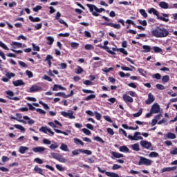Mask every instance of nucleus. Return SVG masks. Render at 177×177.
<instances>
[{
	"label": "nucleus",
	"mask_w": 177,
	"mask_h": 177,
	"mask_svg": "<svg viewBox=\"0 0 177 177\" xmlns=\"http://www.w3.org/2000/svg\"><path fill=\"white\" fill-rule=\"evenodd\" d=\"M6 95H8L7 97L10 100H15V101L20 100V98L19 97H13L15 96V93H13V91H6Z\"/></svg>",
	"instance_id": "nucleus-8"
},
{
	"label": "nucleus",
	"mask_w": 177,
	"mask_h": 177,
	"mask_svg": "<svg viewBox=\"0 0 177 177\" xmlns=\"http://www.w3.org/2000/svg\"><path fill=\"white\" fill-rule=\"evenodd\" d=\"M6 77H7V78L10 80V78H12V77H16V74H15L13 73L6 72Z\"/></svg>",
	"instance_id": "nucleus-40"
},
{
	"label": "nucleus",
	"mask_w": 177,
	"mask_h": 177,
	"mask_svg": "<svg viewBox=\"0 0 177 177\" xmlns=\"http://www.w3.org/2000/svg\"><path fill=\"white\" fill-rule=\"evenodd\" d=\"M43 80H45L46 81H48V82H52L53 81V79H52L50 77L46 75H44Z\"/></svg>",
	"instance_id": "nucleus-47"
},
{
	"label": "nucleus",
	"mask_w": 177,
	"mask_h": 177,
	"mask_svg": "<svg viewBox=\"0 0 177 177\" xmlns=\"http://www.w3.org/2000/svg\"><path fill=\"white\" fill-rule=\"evenodd\" d=\"M126 24H131L133 27H136V24H135V22L131 19H127L126 21Z\"/></svg>",
	"instance_id": "nucleus-53"
},
{
	"label": "nucleus",
	"mask_w": 177,
	"mask_h": 177,
	"mask_svg": "<svg viewBox=\"0 0 177 177\" xmlns=\"http://www.w3.org/2000/svg\"><path fill=\"white\" fill-rule=\"evenodd\" d=\"M57 147H59V145L57 143L51 144L50 146L51 150H55V149H57Z\"/></svg>",
	"instance_id": "nucleus-60"
},
{
	"label": "nucleus",
	"mask_w": 177,
	"mask_h": 177,
	"mask_svg": "<svg viewBox=\"0 0 177 177\" xmlns=\"http://www.w3.org/2000/svg\"><path fill=\"white\" fill-rule=\"evenodd\" d=\"M151 111L153 114H157V113H160V105H158V104H154L151 106Z\"/></svg>",
	"instance_id": "nucleus-14"
},
{
	"label": "nucleus",
	"mask_w": 177,
	"mask_h": 177,
	"mask_svg": "<svg viewBox=\"0 0 177 177\" xmlns=\"http://www.w3.org/2000/svg\"><path fill=\"white\" fill-rule=\"evenodd\" d=\"M151 162H153V161H151V160L150 159H147L145 157H140V160L138 162V165H147V166H150L151 165Z\"/></svg>",
	"instance_id": "nucleus-5"
},
{
	"label": "nucleus",
	"mask_w": 177,
	"mask_h": 177,
	"mask_svg": "<svg viewBox=\"0 0 177 177\" xmlns=\"http://www.w3.org/2000/svg\"><path fill=\"white\" fill-rule=\"evenodd\" d=\"M73 140H74V143H75L77 146H80H80H83L84 147V143L80 139H79L77 138H75L73 139Z\"/></svg>",
	"instance_id": "nucleus-22"
},
{
	"label": "nucleus",
	"mask_w": 177,
	"mask_h": 177,
	"mask_svg": "<svg viewBox=\"0 0 177 177\" xmlns=\"http://www.w3.org/2000/svg\"><path fill=\"white\" fill-rule=\"evenodd\" d=\"M156 86L157 89H159V91H164L165 89V86L162 84H157Z\"/></svg>",
	"instance_id": "nucleus-46"
},
{
	"label": "nucleus",
	"mask_w": 177,
	"mask_h": 177,
	"mask_svg": "<svg viewBox=\"0 0 177 177\" xmlns=\"http://www.w3.org/2000/svg\"><path fill=\"white\" fill-rule=\"evenodd\" d=\"M142 49H144V50H142V52H144V53H149V52L151 51V47H150V46H147V45L142 46Z\"/></svg>",
	"instance_id": "nucleus-24"
},
{
	"label": "nucleus",
	"mask_w": 177,
	"mask_h": 177,
	"mask_svg": "<svg viewBox=\"0 0 177 177\" xmlns=\"http://www.w3.org/2000/svg\"><path fill=\"white\" fill-rule=\"evenodd\" d=\"M18 63L19 66H21V67H24V68H27L28 67V65H27V64H26L22 61H19Z\"/></svg>",
	"instance_id": "nucleus-48"
},
{
	"label": "nucleus",
	"mask_w": 177,
	"mask_h": 177,
	"mask_svg": "<svg viewBox=\"0 0 177 177\" xmlns=\"http://www.w3.org/2000/svg\"><path fill=\"white\" fill-rule=\"evenodd\" d=\"M12 84L15 86H21V85H24V82H23V80H18L13 81Z\"/></svg>",
	"instance_id": "nucleus-21"
},
{
	"label": "nucleus",
	"mask_w": 177,
	"mask_h": 177,
	"mask_svg": "<svg viewBox=\"0 0 177 177\" xmlns=\"http://www.w3.org/2000/svg\"><path fill=\"white\" fill-rule=\"evenodd\" d=\"M40 91H42V87L35 84L30 88L29 92L30 93H34V92H40Z\"/></svg>",
	"instance_id": "nucleus-10"
},
{
	"label": "nucleus",
	"mask_w": 177,
	"mask_h": 177,
	"mask_svg": "<svg viewBox=\"0 0 177 177\" xmlns=\"http://www.w3.org/2000/svg\"><path fill=\"white\" fill-rule=\"evenodd\" d=\"M151 32L153 37H156V38H165L169 35L168 30L161 26H156Z\"/></svg>",
	"instance_id": "nucleus-1"
},
{
	"label": "nucleus",
	"mask_w": 177,
	"mask_h": 177,
	"mask_svg": "<svg viewBox=\"0 0 177 177\" xmlns=\"http://www.w3.org/2000/svg\"><path fill=\"white\" fill-rule=\"evenodd\" d=\"M160 8H162V9H172V7H169V5L168 3L165 1H160L159 3Z\"/></svg>",
	"instance_id": "nucleus-15"
},
{
	"label": "nucleus",
	"mask_w": 177,
	"mask_h": 177,
	"mask_svg": "<svg viewBox=\"0 0 177 177\" xmlns=\"http://www.w3.org/2000/svg\"><path fill=\"white\" fill-rule=\"evenodd\" d=\"M82 132H84V133H85V135H87L88 136L92 134L91 131H89L88 129H86V128L82 129Z\"/></svg>",
	"instance_id": "nucleus-45"
},
{
	"label": "nucleus",
	"mask_w": 177,
	"mask_h": 177,
	"mask_svg": "<svg viewBox=\"0 0 177 177\" xmlns=\"http://www.w3.org/2000/svg\"><path fill=\"white\" fill-rule=\"evenodd\" d=\"M26 75H28V78H32V77H34V75L32 74V72L27 70L26 71Z\"/></svg>",
	"instance_id": "nucleus-58"
},
{
	"label": "nucleus",
	"mask_w": 177,
	"mask_h": 177,
	"mask_svg": "<svg viewBox=\"0 0 177 177\" xmlns=\"http://www.w3.org/2000/svg\"><path fill=\"white\" fill-rule=\"evenodd\" d=\"M162 81L165 84L168 82L169 81V76L168 75H166L162 77Z\"/></svg>",
	"instance_id": "nucleus-42"
},
{
	"label": "nucleus",
	"mask_w": 177,
	"mask_h": 177,
	"mask_svg": "<svg viewBox=\"0 0 177 177\" xmlns=\"http://www.w3.org/2000/svg\"><path fill=\"white\" fill-rule=\"evenodd\" d=\"M152 77L155 78L156 80H161V75L160 73H156Z\"/></svg>",
	"instance_id": "nucleus-62"
},
{
	"label": "nucleus",
	"mask_w": 177,
	"mask_h": 177,
	"mask_svg": "<svg viewBox=\"0 0 177 177\" xmlns=\"http://www.w3.org/2000/svg\"><path fill=\"white\" fill-rule=\"evenodd\" d=\"M58 37H64L66 38L70 37V33L66 32V33H59Z\"/></svg>",
	"instance_id": "nucleus-57"
},
{
	"label": "nucleus",
	"mask_w": 177,
	"mask_h": 177,
	"mask_svg": "<svg viewBox=\"0 0 177 177\" xmlns=\"http://www.w3.org/2000/svg\"><path fill=\"white\" fill-rule=\"evenodd\" d=\"M46 149L44 147H36L32 148V151L34 153H42V151H45Z\"/></svg>",
	"instance_id": "nucleus-16"
},
{
	"label": "nucleus",
	"mask_w": 177,
	"mask_h": 177,
	"mask_svg": "<svg viewBox=\"0 0 177 177\" xmlns=\"http://www.w3.org/2000/svg\"><path fill=\"white\" fill-rule=\"evenodd\" d=\"M105 174L106 176L109 177H120V176L118 174L110 172V171H106Z\"/></svg>",
	"instance_id": "nucleus-28"
},
{
	"label": "nucleus",
	"mask_w": 177,
	"mask_h": 177,
	"mask_svg": "<svg viewBox=\"0 0 177 177\" xmlns=\"http://www.w3.org/2000/svg\"><path fill=\"white\" fill-rule=\"evenodd\" d=\"M167 139H176V135L174 133L169 132L167 134Z\"/></svg>",
	"instance_id": "nucleus-31"
},
{
	"label": "nucleus",
	"mask_w": 177,
	"mask_h": 177,
	"mask_svg": "<svg viewBox=\"0 0 177 177\" xmlns=\"http://www.w3.org/2000/svg\"><path fill=\"white\" fill-rule=\"evenodd\" d=\"M148 13H153V15H154L155 16L157 17V19L158 20H161L162 21H165V23H168V21H169V19L168 17H169V14H165V13H162V16H160V14L158 13V11H157V10H156V8H150V10H149Z\"/></svg>",
	"instance_id": "nucleus-2"
},
{
	"label": "nucleus",
	"mask_w": 177,
	"mask_h": 177,
	"mask_svg": "<svg viewBox=\"0 0 177 177\" xmlns=\"http://www.w3.org/2000/svg\"><path fill=\"white\" fill-rule=\"evenodd\" d=\"M39 104H41V106H43V107H44L46 110H49V106H48L47 104L44 103V102H42V101H39Z\"/></svg>",
	"instance_id": "nucleus-49"
},
{
	"label": "nucleus",
	"mask_w": 177,
	"mask_h": 177,
	"mask_svg": "<svg viewBox=\"0 0 177 177\" xmlns=\"http://www.w3.org/2000/svg\"><path fill=\"white\" fill-rule=\"evenodd\" d=\"M92 99H96V95L95 94L89 95L88 96L84 98V100H86V102H89V100H92Z\"/></svg>",
	"instance_id": "nucleus-30"
},
{
	"label": "nucleus",
	"mask_w": 177,
	"mask_h": 177,
	"mask_svg": "<svg viewBox=\"0 0 177 177\" xmlns=\"http://www.w3.org/2000/svg\"><path fill=\"white\" fill-rule=\"evenodd\" d=\"M153 50H154L155 53H160V52H161L162 50L160 47L153 46Z\"/></svg>",
	"instance_id": "nucleus-56"
},
{
	"label": "nucleus",
	"mask_w": 177,
	"mask_h": 177,
	"mask_svg": "<svg viewBox=\"0 0 177 177\" xmlns=\"http://www.w3.org/2000/svg\"><path fill=\"white\" fill-rule=\"evenodd\" d=\"M139 12L140 13L141 16H143L145 19H147V12H146V10H145L144 9H140L139 10Z\"/></svg>",
	"instance_id": "nucleus-38"
},
{
	"label": "nucleus",
	"mask_w": 177,
	"mask_h": 177,
	"mask_svg": "<svg viewBox=\"0 0 177 177\" xmlns=\"http://www.w3.org/2000/svg\"><path fill=\"white\" fill-rule=\"evenodd\" d=\"M138 72L140 73V74L141 75H142L143 77H145V75H146V71H145V69L143 68H138Z\"/></svg>",
	"instance_id": "nucleus-55"
},
{
	"label": "nucleus",
	"mask_w": 177,
	"mask_h": 177,
	"mask_svg": "<svg viewBox=\"0 0 177 177\" xmlns=\"http://www.w3.org/2000/svg\"><path fill=\"white\" fill-rule=\"evenodd\" d=\"M106 131H107V132H108V133H109V135H111V136L114 135V130H113V129H111V128H107V129H106Z\"/></svg>",
	"instance_id": "nucleus-63"
},
{
	"label": "nucleus",
	"mask_w": 177,
	"mask_h": 177,
	"mask_svg": "<svg viewBox=\"0 0 177 177\" xmlns=\"http://www.w3.org/2000/svg\"><path fill=\"white\" fill-rule=\"evenodd\" d=\"M29 20L32 21V23H38V21H41V19L39 17L34 18V17L31 15L29 16Z\"/></svg>",
	"instance_id": "nucleus-26"
},
{
	"label": "nucleus",
	"mask_w": 177,
	"mask_h": 177,
	"mask_svg": "<svg viewBox=\"0 0 177 177\" xmlns=\"http://www.w3.org/2000/svg\"><path fill=\"white\" fill-rule=\"evenodd\" d=\"M87 8H89L90 12L92 13L93 16L97 17L99 16V13H102V12H106V10L103 8H98L96 6L93 4H86Z\"/></svg>",
	"instance_id": "nucleus-3"
},
{
	"label": "nucleus",
	"mask_w": 177,
	"mask_h": 177,
	"mask_svg": "<svg viewBox=\"0 0 177 177\" xmlns=\"http://www.w3.org/2000/svg\"><path fill=\"white\" fill-rule=\"evenodd\" d=\"M48 41L47 45H53V42H55V39L50 36L46 37Z\"/></svg>",
	"instance_id": "nucleus-27"
},
{
	"label": "nucleus",
	"mask_w": 177,
	"mask_h": 177,
	"mask_svg": "<svg viewBox=\"0 0 177 177\" xmlns=\"http://www.w3.org/2000/svg\"><path fill=\"white\" fill-rule=\"evenodd\" d=\"M122 128H124V129H130L131 131H136L139 129V126H136V127H129L128 124H122Z\"/></svg>",
	"instance_id": "nucleus-17"
},
{
	"label": "nucleus",
	"mask_w": 177,
	"mask_h": 177,
	"mask_svg": "<svg viewBox=\"0 0 177 177\" xmlns=\"http://www.w3.org/2000/svg\"><path fill=\"white\" fill-rule=\"evenodd\" d=\"M158 156H159L158 153L156 151H152L149 154V157H151V158H156Z\"/></svg>",
	"instance_id": "nucleus-33"
},
{
	"label": "nucleus",
	"mask_w": 177,
	"mask_h": 177,
	"mask_svg": "<svg viewBox=\"0 0 177 177\" xmlns=\"http://www.w3.org/2000/svg\"><path fill=\"white\" fill-rule=\"evenodd\" d=\"M104 49L106 50V52H108V53H110V55H115V52L111 51V50H110V47L107 46H104Z\"/></svg>",
	"instance_id": "nucleus-35"
},
{
	"label": "nucleus",
	"mask_w": 177,
	"mask_h": 177,
	"mask_svg": "<svg viewBox=\"0 0 177 177\" xmlns=\"http://www.w3.org/2000/svg\"><path fill=\"white\" fill-rule=\"evenodd\" d=\"M32 46L33 48V50H36V52H39L40 48L39 46H36L35 44L32 43Z\"/></svg>",
	"instance_id": "nucleus-52"
},
{
	"label": "nucleus",
	"mask_w": 177,
	"mask_h": 177,
	"mask_svg": "<svg viewBox=\"0 0 177 177\" xmlns=\"http://www.w3.org/2000/svg\"><path fill=\"white\" fill-rule=\"evenodd\" d=\"M61 115H63V117H65V118H69V120H75V116L74 115V112L73 111L71 113L62 111Z\"/></svg>",
	"instance_id": "nucleus-7"
},
{
	"label": "nucleus",
	"mask_w": 177,
	"mask_h": 177,
	"mask_svg": "<svg viewBox=\"0 0 177 177\" xmlns=\"http://www.w3.org/2000/svg\"><path fill=\"white\" fill-rule=\"evenodd\" d=\"M33 171H35L36 174H39V175H44V169H42L41 167H39L38 165L35 166Z\"/></svg>",
	"instance_id": "nucleus-20"
},
{
	"label": "nucleus",
	"mask_w": 177,
	"mask_h": 177,
	"mask_svg": "<svg viewBox=\"0 0 177 177\" xmlns=\"http://www.w3.org/2000/svg\"><path fill=\"white\" fill-rule=\"evenodd\" d=\"M94 140H96L97 142H100V143H104V140L102 139L100 136H96L94 138Z\"/></svg>",
	"instance_id": "nucleus-54"
},
{
	"label": "nucleus",
	"mask_w": 177,
	"mask_h": 177,
	"mask_svg": "<svg viewBox=\"0 0 177 177\" xmlns=\"http://www.w3.org/2000/svg\"><path fill=\"white\" fill-rule=\"evenodd\" d=\"M84 49H86V50H92L95 49V47H93V46L91 44H86L84 46Z\"/></svg>",
	"instance_id": "nucleus-39"
},
{
	"label": "nucleus",
	"mask_w": 177,
	"mask_h": 177,
	"mask_svg": "<svg viewBox=\"0 0 177 177\" xmlns=\"http://www.w3.org/2000/svg\"><path fill=\"white\" fill-rule=\"evenodd\" d=\"M122 99L125 103H133V98L127 94L122 95Z\"/></svg>",
	"instance_id": "nucleus-12"
},
{
	"label": "nucleus",
	"mask_w": 177,
	"mask_h": 177,
	"mask_svg": "<svg viewBox=\"0 0 177 177\" xmlns=\"http://www.w3.org/2000/svg\"><path fill=\"white\" fill-rule=\"evenodd\" d=\"M71 48H73L74 49H77V48H78V46H80V44H78L77 42H72V43H71Z\"/></svg>",
	"instance_id": "nucleus-51"
},
{
	"label": "nucleus",
	"mask_w": 177,
	"mask_h": 177,
	"mask_svg": "<svg viewBox=\"0 0 177 177\" xmlns=\"http://www.w3.org/2000/svg\"><path fill=\"white\" fill-rule=\"evenodd\" d=\"M80 153L86 154V156H91L92 151L88 150V149H77L72 151L73 156H78V154H80Z\"/></svg>",
	"instance_id": "nucleus-4"
},
{
	"label": "nucleus",
	"mask_w": 177,
	"mask_h": 177,
	"mask_svg": "<svg viewBox=\"0 0 177 177\" xmlns=\"http://www.w3.org/2000/svg\"><path fill=\"white\" fill-rule=\"evenodd\" d=\"M59 66H60L61 70H64V69L67 68V64H66V63H61L59 64Z\"/></svg>",
	"instance_id": "nucleus-61"
},
{
	"label": "nucleus",
	"mask_w": 177,
	"mask_h": 177,
	"mask_svg": "<svg viewBox=\"0 0 177 177\" xmlns=\"http://www.w3.org/2000/svg\"><path fill=\"white\" fill-rule=\"evenodd\" d=\"M102 24V26L113 27V28H116L117 30H120V28H121V25H120V24H114L113 22H105Z\"/></svg>",
	"instance_id": "nucleus-9"
},
{
	"label": "nucleus",
	"mask_w": 177,
	"mask_h": 177,
	"mask_svg": "<svg viewBox=\"0 0 177 177\" xmlns=\"http://www.w3.org/2000/svg\"><path fill=\"white\" fill-rule=\"evenodd\" d=\"M140 145L144 149H147V150H149L151 147V142L146 140H142L140 141Z\"/></svg>",
	"instance_id": "nucleus-11"
},
{
	"label": "nucleus",
	"mask_w": 177,
	"mask_h": 177,
	"mask_svg": "<svg viewBox=\"0 0 177 177\" xmlns=\"http://www.w3.org/2000/svg\"><path fill=\"white\" fill-rule=\"evenodd\" d=\"M131 147H132V150H134V151H139V150H140V148H139L138 143L133 144Z\"/></svg>",
	"instance_id": "nucleus-36"
},
{
	"label": "nucleus",
	"mask_w": 177,
	"mask_h": 177,
	"mask_svg": "<svg viewBox=\"0 0 177 177\" xmlns=\"http://www.w3.org/2000/svg\"><path fill=\"white\" fill-rule=\"evenodd\" d=\"M52 60H53V57L50 55H48L44 62H47L48 64H52Z\"/></svg>",
	"instance_id": "nucleus-25"
},
{
	"label": "nucleus",
	"mask_w": 177,
	"mask_h": 177,
	"mask_svg": "<svg viewBox=\"0 0 177 177\" xmlns=\"http://www.w3.org/2000/svg\"><path fill=\"white\" fill-rule=\"evenodd\" d=\"M48 129H47V128L45 127H41L39 129V131L40 132H43L44 133H47Z\"/></svg>",
	"instance_id": "nucleus-59"
},
{
	"label": "nucleus",
	"mask_w": 177,
	"mask_h": 177,
	"mask_svg": "<svg viewBox=\"0 0 177 177\" xmlns=\"http://www.w3.org/2000/svg\"><path fill=\"white\" fill-rule=\"evenodd\" d=\"M83 72L84 69L81 66H77L76 71H75L76 74H81Z\"/></svg>",
	"instance_id": "nucleus-44"
},
{
	"label": "nucleus",
	"mask_w": 177,
	"mask_h": 177,
	"mask_svg": "<svg viewBox=\"0 0 177 177\" xmlns=\"http://www.w3.org/2000/svg\"><path fill=\"white\" fill-rule=\"evenodd\" d=\"M138 135H140V132H135L134 136H132L131 135H129L127 138L130 139L131 140H143V137L138 136Z\"/></svg>",
	"instance_id": "nucleus-6"
},
{
	"label": "nucleus",
	"mask_w": 177,
	"mask_h": 177,
	"mask_svg": "<svg viewBox=\"0 0 177 177\" xmlns=\"http://www.w3.org/2000/svg\"><path fill=\"white\" fill-rule=\"evenodd\" d=\"M41 9H42V6H37L33 8V12H38L39 10H41Z\"/></svg>",
	"instance_id": "nucleus-64"
},
{
	"label": "nucleus",
	"mask_w": 177,
	"mask_h": 177,
	"mask_svg": "<svg viewBox=\"0 0 177 177\" xmlns=\"http://www.w3.org/2000/svg\"><path fill=\"white\" fill-rule=\"evenodd\" d=\"M120 151L122 153H128L129 152V148L125 145L120 147L119 148Z\"/></svg>",
	"instance_id": "nucleus-23"
},
{
	"label": "nucleus",
	"mask_w": 177,
	"mask_h": 177,
	"mask_svg": "<svg viewBox=\"0 0 177 177\" xmlns=\"http://www.w3.org/2000/svg\"><path fill=\"white\" fill-rule=\"evenodd\" d=\"M94 114L95 115L96 120H97L98 121H100V120H102V115L99 113V112L95 111Z\"/></svg>",
	"instance_id": "nucleus-43"
},
{
	"label": "nucleus",
	"mask_w": 177,
	"mask_h": 177,
	"mask_svg": "<svg viewBox=\"0 0 177 177\" xmlns=\"http://www.w3.org/2000/svg\"><path fill=\"white\" fill-rule=\"evenodd\" d=\"M0 46L1 48H3V49H5V50H9V48H8V46L3 44V42L2 41H0Z\"/></svg>",
	"instance_id": "nucleus-50"
},
{
	"label": "nucleus",
	"mask_w": 177,
	"mask_h": 177,
	"mask_svg": "<svg viewBox=\"0 0 177 177\" xmlns=\"http://www.w3.org/2000/svg\"><path fill=\"white\" fill-rule=\"evenodd\" d=\"M142 113H143V109H140L137 113L133 114V116H134L136 118L140 117L142 115Z\"/></svg>",
	"instance_id": "nucleus-37"
},
{
	"label": "nucleus",
	"mask_w": 177,
	"mask_h": 177,
	"mask_svg": "<svg viewBox=\"0 0 177 177\" xmlns=\"http://www.w3.org/2000/svg\"><path fill=\"white\" fill-rule=\"evenodd\" d=\"M154 100H156V98H154V95L151 93H149L148 94V98L145 101V104H151V103H153V102H154Z\"/></svg>",
	"instance_id": "nucleus-13"
},
{
	"label": "nucleus",
	"mask_w": 177,
	"mask_h": 177,
	"mask_svg": "<svg viewBox=\"0 0 177 177\" xmlns=\"http://www.w3.org/2000/svg\"><path fill=\"white\" fill-rule=\"evenodd\" d=\"M61 150L63 151H69L68 147L66 144H62L60 147Z\"/></svg>",
	"instance_id": "nucleus-32"
},
{
	"label": "nucleus",
	"mask_w": 177,
	"mask_h": 177,
	"mask_svg": "<svg viewBox=\"0 0 177 177\" xmlns=\"http://www.w3.org/2000/svg\"><path fill=\"white\" fill-rule=\"evenodd\" d=\"M57 160L59 162H66V158H64L62 155L58 156V158H57Z\"/></svg>",
	"instance_id": "nucleus-41"
},
{
	"label": "nucleus",
	"mask_w": 177,
	"mask_h": 177,
	"mask_svg": "<svg viewBox=\"0 0 177 177\" xmlns=\"http://www.w3.org/2000/svg\"><path fill=\"white\" fill-rule=\"evenodd\" d=\"M11 46H12L13 49H16V48H23V44L17 41H12L11 43Z\"/></svg>",
	"instance_id": "nucleus-18"
},
{
	"label": "nucleus",
	"mask_w": 177,
	"mask_h": 177,
	"mask_svg": "<svg viewBox=\"0 0 177 177\" xmlns=\"http://www.w3.org/2000/svg\"><path fill=\"white\" fill-rule=\"evenodd\" d=\"M14 127L16 128L17 129H19V131H21V132L26 131V129H24L23 126L20 124H15Z\"/></svg>",
	"instance_id": "nucleus-34"
},
{
	"label": "nucleus",
	"mask_w": 177,
	"mask_h": 177,
	"mask_svg": "<svg viewBox=\"0 0 177 177\" xmlns=\"http://www.w3.org/2000/svg\"><path fill=\"white\" fill-rule=\"evenodd\" d=\"M27 150H28V147H24V146H21V147H19V153H20L21 154H24V153H26V151H27Z\"/></svg>",
	"instance_id": "nucleus-29"
},
{
	"label": "nucleus",
	"mask_w": 177,
	"mask_h": 177,
	"mask_svg": "<svg viewBox=\"0 0 177 177\" xmlns=\"http://www.w3.org/2000/svg\"><path fill=\"white\" fill-rule=\"evenodd\" d=\"M112 154V158H122V157H124V154L122 153H120L118 152H115V151H112L111 152Z\"/></svg>",
	"instance_id": "nucleus-19"
}]
</instances>
